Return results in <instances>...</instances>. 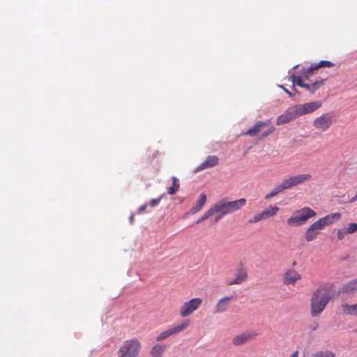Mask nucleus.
<instances>
[{"label": "nucleus", "mask_w": 357, "mask_h": 357, "mask_svg": "<svg viewBox=\"0 0 357 357\" xmlns=\"http://www.w3.org/2000/svg\"><path fill=\"white\" fill-rule=\"evenodd\" d=\"M321 105L322 102L317 100L291 106L277 118L276 124L278 126L285 124L299 116L311 114L319 109Z\"/></svg>", "instance_id": "nucleus-1"}, {"label": "nucleus", "mask_w": 357, "mask_h": 357, "mask_svg": "<svg viewBox=\"0 0 357 357\" xmlns=\"http://www.w3.org/2000/svg\"><path fill=\"white\" fill-rule=\"evenodd\" d=\"M247 200L245 198H241L234 201H228L227 198H223L216 202L211 208L213 215H217L215 221H219L223 216L233 213L245 206Z\"/></svg>", "instance_id": "nucleus-2"}, {"label": "nucleus", "mask_w": 357, "mask_h": 357, "mask_svg": "<svg viewBox=\"0 0 357 357\" xmlns=\"http://www.w3.org/2000/svg\"><path fill=\"white\" fill-rule=\"evenodd\" d=\"M331 299L329 293L324 289H317L311 298V314L319 316Z\"/></svg>", "instance_id": "nucleus-3"}, {"label": "nucleus", "mask_w": 357, "mask_h": 357, "mask_svg": "<svg viewBox=\"0 0 357 357\" xmlns=\"http://www.w3.org/2000/svg\"><path fill=\"white\" fill-rule=\"evenodd\" d=\"M316 215L317 213L313 209L305 206L295 211L291 216L287 220V223L289 227H300Z\"/></svg>", "instance_id": "nucleus-4"}, {"label": "nucleus", "mask_w": 357, "mask_h": 357, "mask_svg": "<svg viewBox=\"0 0 357 357\" xmlns=\"http://www.w3.org/2000/svg\"><path fill=\"white\" fill-rule=\"evenodd\" d=\"M141 347V342L137 338L125 340L119 349V357H137Z\"/></svg>", "instance_id": "nucleus-5"}, {"label": "nucleus", "mask_w": 357, "mask_h": 357, "mask_svg": "<svg viewBox=\"0 0 357 357\" xmlns=\"http://www.w3.org/2000/svg\"><path fill=\"white\" fill-rule=\"evenodd\" d=\"M335 123V114L333 112L322 114L313 121V126L318 130L324 132L329 129Z\"/></svg>", "instance_id": "nucleus-6"}, {"label": "nucleus", "mask_w": 357, "mask_h": 357, "mask_svg": "<svg viewBox=\"0 0 357 357\" xmlns=\"http://www.w3.org/2000/svg\"><path fill=\"white\" fill-rule=\"evenodd\" d=\"M202 303V298L199 297L193 298L184 302L180 307L179 315L183 318L191 315L195 311L199 308Z\"/></svg>", "instance_id": "nucleus-7"}, {"label": "nucleus", "mask_w": 357, "mask_h": 357, "mask_svg": "<svg viewBox=\"0 0 357 357\" xmlns=\"http://www.w3.org/2000/svg\"><path fill=\"white\" fill-rule=\"evenodd\" d=\"M189 325H190V321L188 320H185V321H182L181 323H180L179 324L172 326V327L167 329L166 331L162 332L161 333H160L157 336L156 340L162 341L172 335L178 334L179 333L185 330L189 326Z\"/></svg>", "instance_id": "nucleus-8"}, {"label": "nucleus", "mask_w": 357, "mask_h": 357, "mask_svg": "<svg viewBox=\"0 0 357 357\" xmlns=\"http://www.w3.org/2000/svg\"><path fill=\"white\" fill-rule=\"evenodd\" d=\"M291 79L294 84H296L301 87L305 88L307 90L310 91L311 93H314L317 90H318L321 86L324 84L325 79H321L319 81L314 82L312 84H305L303 82L301 76H297L295 75H292L291 76Z\"/></svg>", "instance_id": "nucleus-9"}, {"label": "nucleus", "mask_w": 357, "mask_h": 357, "mask_svg": "<svg viewBox=\"0 0 357 357\" xmlns=\"http://www.w3.org/2000/svg\"><path fill=\"white\" fill-rule=\"evenodd\" d=\"M312 178V176L310 174H296L283 180L282 182L286 188L289 189L294 186L308 181L311 180Z\"/></svg>", "instance_id": "nucleus-10"}, {"label": "nucleus", "mask_w": 357, "mask_h": 357, "mask_svg": "<svg viewBox=\"0 0 357 357\" xmlns=\"http://www.w3.org/2000/svg\"><path fill=\"white\" fill-rule=\"evenodd\" d=\"M257 336V333L255 332L243 333L235 336L231 342L234 345L238 346L254 340Z\"/></svg>", "instance_id": "nucleus-11"}, {"label": "nucleus", "mask_w": 357, "mask_h": 357, "mask_svg": "<svg viewBox=\"0 0 357 357\" xmlns=\"http://www.w3.org/2000/svg\"><path fill=\"white\" fill-rule=\"evenodd\" d=\"M301 279V275L294 269L287 271L283 275V283L286 285L294 284Z\"/></svg>", "instance_id": "nucleus-12"}, {"label": "nucleus", "mask_w": 357, "mask_h": 357, "mask_svg": "<svg viewBox=\"0 0 357 357\" xmlns=\"http://www.w3.org/2000/svg\"><path fill=\"white\" fill-rule=\"evenodd\" d=\"M234 299L232 296L220 298L215 306V313L220 314L226 312L230 306L231 301Z\"/></svg>", "instance_id": "nucleus-13"}, {"label": "nucleus", "mask_w": 357, "mask_h": 357, "mask_svg": "<svg viewBox=\"0 0 357 357\" xmlns=\"http://www.w3.org/2000/svg\"><path fill=\"white\" fill-rule=\"evenodd\" d=\"M334 66V63L328 61H321L319 63L312 64L310 68L307 69H304L303 70V74L306 79H309V76L312 73V72L315 70H318L320 68L324 67H333Z\"/></svg>", "instance_id": "nucleus-14"}, {"label": "nucleus", "mask_w": 357, "mask_h": 357, "mask_svg": "<svg viewBox=\"0 0 357 357\" xmlns=\"http://www.w3.org/2000/svg\"><path fill=\"white\" fill-rule=\"evenodd\" d=\"M219 163V158L216 155H208L206 160L197 168L195 172L202 171L205 169L216 166Z\"/></svg>", "instance_id": "nucleus-15"}, {"label": "nucleus", "mask_w": 357, "mask_h": 357, "mask_svg": "<svg viewBox=\"0 0 357 357\" xmlns=\"http://www.w3.org/2000/svg\"><path fill=\"white\" fill-rule=\"evenodd\" d=\"M271 120L266 121H257L253 126L248 129L245 133L250 137L256 136L266 126L271 124Z\"/></svg>", "instance_id": "nucleus-16"}, {"label": "nucleus", "mask_w": 357, "mask_h": 357, "mask_svg": "<svg viewBox=\"0 0 357 357\" xmlns=\"http://www.w3.org/2000/svg\"><path fill=\"white\" fill-rule=\"evenodd\" d=\"M342 214L339 212L332 213L320 218L324 227L330 226L340 220Z\"/></svg>", "instance_id": "nucleus-17"}, {"label": "nucleus", "mask_w": 357, "mask_h": 357, "mask_svg": "<svg viewBox=\"0 0 357 357\" xmlns=\"http://www.w3.org/2000/svg\"><path fill=\"white\" fill-rule=\"evenodd\" d=\"M342 292L349 294H354L357 292V279L351 280L344 285L342 288Z\"/></svg>", "instance_id": "nucleus-18"}, {"label": "nucleus", "mask_w": 357, "mask_h": 357, "mask_svg": "<svg viewBox=\"0 0 357 357\" xmlns=\"http://www.w3.org/2000/svg\"><path fill=\"white\" fill-rule=\"evenodd\" d=\"M206 199V195L204 193H202L199 201L197 202L196 205L190 210L189 213L192 215H194L197 213L198 211H199L205 204Z\"/></svg>", "instance_id": "nucleus-19"}, {"label": "nucleus", "mask_w": 357, "mask_h": 357, "mask_svg": "<svg viewBox=\"0 0 357 357\" xmlns=\"http://www.w3.org/2000/svg\"><path fill=\"white\" fill-rule=\"evenodd\" d=\"M280 208L276 206L270 205L268 208L261 211L264 219L266 220L269 218L273 217L277 215Z\"/></svg>", "instance_id": "nucleus-20"}, {"label": "nucleus", "mask_w": 357, "mask_h": 357, "mask_svg": "<svg viewBox=\"0 0 357 357\" xmlns=\"http://www.w3.org/2000/svg\"><path fill=\"white\" fill-rule=\"evenodd\" d=\"M342 309L345 314L357 316V303L351 305L344 303L342 305Z\"/></svg>", "instance_id": "nucleus-21"}, {"label": "nucleus", "mask_w": 357, "mask_h": 357, "mask_svg": "<svg viewBox=\"0 0 357 357\" xmlns=\"http://www.w3.org/2000/svg\"><path fill=\"white\" fill-rule=\"evenodd\" d=\"M287 190L285 185L283 182H282L280 185H277L268 194L265 196L266 199H270L271 198L276 196L280 192Z\"/></svg>", "instance_id": "nucleus-22"}, {"label": "nucleus", "mask_w": 357, "mask_h": 357, "mask_svg": "<svg viewBox=\"0 0 357 357\" xmlns=\"http://www.w3.org/2000/svg\"><path fill=\"white\" fill-rule=\"evenodd\" d=\"M165 349V345L156 344L152 348L151 354L153 357H162Z\"/></svg>", "instance_id": "nucleus-23"}, {"label": "nucleus", "mask_w": 357, "mask_h": 357, "mask_svg": "<svg viewBox=\"0 0 357 357\" xmlns=\"http://www.w3.org/2000/svg\"><path fill=\"white\" fill-rule=\"evenodd\" d=\"M248 278V274L245 271L241 270L236 275V278L233 280L229 282V284H241L243 282H244Z\"/></svg>", "instance_id": "nucleus-24"}, {"label": "nucleus", "mask_w": 357, "mask_h": 357, "mask_svg": "<svg viewBox=\"0 0 357 357\" xmlns=\"http://www.w3.org/2000/svg\"><path fill=\"white\" fill-rule=\"evenodd\" d=\"M319 234V231L313 230L310 227L307 228L305 233V238L307 242L313 241Z\"/></svg>", "instance_id": "nucleus-25"}, {"label": "nucleus", "mask_w": 357, "mask_h": 357, "mask_svg": "<svg viewBox=\"0 0 357 357\" xmlns=\"http://www.w3.org/2000/svg\"><path fill=\"white\" fill-rule=\"evenodd\" d=\"M172 181H173L172 186L169 187L167 189V192H168V194L172 195H174L178 190L179 183H178V179L176 177L172 176Z\"/></svg>", "instance_id": "nucleus-26"}, {"label": "nucleus", "mask_w": 357, "mask_h": 357, "mask_svg": "<svg viewBox=\"0 0 357 357\" xmlns=\"http://www.w3.org/2000/svg\"><path fill=\"white\" fill-rule=\"evenodd\" d=\"M313 357H335L333 352L330 351H322L313 354Z\"/></svg>", "instance_id": "nucleus-27"}, {"label": "nucleus", "mask_w": 357, "mask_h": 357, "mask_svg": "<svg viewBox=\"0 0 357 357\" xmlns=\"http://www.w3.org/2000/svg\"><path fill=\"white\" fill-rule=\"evenodd\" d=\"M310 227L316 231H319L324 228L320 219L313 222Z\"/></svg>", "instance_id": "nucleus-28"}, {"label": "nucleus", "mask_w": 357, "mask_h": 357, "mask_svg": "<svg viewBox=\"0 0 357 357\" xmlns=\"http://www.w3.org/2000/svg\"><path fill=\"white\" fill-rule=\"evenodd\" d=\"M213 215V213L212 212V210L211 208L208 209L207 211H206V213L202 215V218H200L197 221V224H199L202 222H204V220H206V219H208V218H210L211 216Z\"/></svg>", "instance_id": "nucleus-29"}, {"label": "nucleus", "mask_w": 357, "mask_h": 357, "mask_svg": "<svg viewBox=\"0 0 357 357\" xmlns=\"http://www.w3.org/2000/svg\"><path fill=\"white\" fill-rule=\"evenodd\" d=\"M262 220H264V219L262 213L261 212V213L255 214L251 219L249 220L248 222L250 223H257Z\"/></svg>", "instance_id": "nucleus-30"}, {"label": "nucleus", "mask_w": 357, "mask_h": 357, "mask_svg": "<svg viewBox=\"0 0 357 357\" xmlns=\"http://www.w3.org/2000/svg\"><path fill=\"white\" fill-rule=\"evenodd\" d=\"M345 229L348 234L354 233L357 231V223H350Z\"/></svg>", "instance_id": "nucleus-31"}, {"label": "nucleus", "mask_w": 357, "mask_h": 357, "mask_svg": "<svg viewBox=\"0 0 357 357\" xmlns=\"http://www.w3.org/2000/svg\"><path fill=\"white\" fill-rule=\"evenodd\" d=\"M347 234L348 233L347 232V230L345 229V228H342V229H338V231L337 232V236L338 239L342 240L343 238H344L346 234Z\"/></svg>", "instance_id": "nucleus-32"}, {"label": "nucleus", "mask_w": 357, "mask_h": 357, "mask_svg": "<svg viewBox=\"0 0 357 357\" xmlns=\"http://www.w3.org/2000/svg\"><path fill=\"white\" fill-rule=\"evenodd\" d=\"M275 130V128L274 127H271L268 130L264 131L262 134H261V137L263 138H265L266 137H268L270 134H271L272 132H274V130Z\"/></svg>", "instance_id": "nucleus-33"}, {"label": "nucleus", "mask_w": 357, "mask_h": 357, "mask_svg": "<svg viewBox=\"0 0 357 357\" xmlns=\"http://www.w3.org/2000/svg\"><path fill=\"white\" fill-rule=\"evenodd\" d=\"M161 199H162V197H160L158 199H152L150 201V206L151 207H154V206H157L159 204V202H160Z\"/></svg>", "instance_id": "nucleus-34"}, {"label": "nucleus", "mask_w": 357, "mask_h": 357, "mask_svg": "<svg viewBox=\"0 0 357 357\" xmlns=\"http://www.w3.org/2000/svg\"><path fill=\"white\" fill-rule=\"evenodd\" d=\"M160 155V153L158 151H155L152 153L151 155H149V158H151V161H152L153 159L158 158Z\"/></svg>", "instance_id": "nucleus-35"}, {"label": "nucleus", "mask_w": 357, "mask_h": 357, "mask_svg": "<svg viewBox=\"0 0 357 357\" xmlns=\"http://www.w3.org/2000/svg\"><path fill=\"white\" fill-rule=\"evenodd\" d=\"M147 204H143L142 206H141L139 208V210H138V213H142L143 212H144L147 208Z\"/></svg>", "instance_id": "nucleus-36"}, {"label": "nucleus", "mask_w": 357, "mask_h": 357, "mask_svg": "<svg viewBox=\"0 0 357 357\" xmlns=\"http://www.w3.org/2000/svg\"><path fill=\"white\" fill-rule=\"evenodd\" d=\"M280 88H282L290 97L293 96V94L291 92H290L288 89H285L282 86H280Z\"/></svg>", "instance_id": "nucleus-37"}, {"label": "nucleus", "mask_w": 357, "mask_h": 357, "mask_svg": "<svg viewBox=\"0 0 357 357\" xmlns=\"http://www.w3.org/2000/svg\"><path fill=\"white\" fill-rule=\"evenodd\" d=\"M134 215H135L134 214H132L129 218L130 224H133V222H134Z\"/></svg>", "instance_id": "nucleus-38"}, {"label": "nucleus", "mask_w": 357, "mask_h": 357, "mask_svg": "<svg viewBox=\"0 0 357 357\" xmlns=\"http://www.w3.org/2000/svg\"><path fill=\"white\" fill-rule=\"evenodd\" d=\"M357 200V195H356L354 197H353L351 200H350V202L351 203H353L354 202H356Z\"/></svg>", "instance_id": "nucleus-39"}, {"label": "nucleus", "mask_w": 357, "mask_h": 357, "mask_svg": "<svg viewBox=\"0 0 357 357\" xmlns=\"http://www.w3.org/2000/svg\"><path fill=\"white\" fill-rule=\"evenodd\" d=\"M291 357H298V351H296L295 352H294Z\"/></svg>", "instance_id": "nucleus-40"}, {"label": "nucleus", "mask_w": 357, "mask_h": 357, "mask_svg": "<svg viewBox=\"0 0 357 357\" xmlns=\"http://www.w3.org/2000/svg\"><path fill=\"white\" fill-rule=\"evenodd\" d=\"M294 89L296 93H298V91L295 88H294Z\"/></svg>", "instance_id": "nucleus-41"}]
</instances>
